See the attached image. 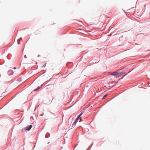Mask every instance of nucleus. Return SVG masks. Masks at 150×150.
I'll list each match as a JSON object with an SVG mask.
<instances>
[{"label":"nucleus","mask_w":150,"mask_h":150,"mask_svg":"<svg viewBox=\"0 0 150 150\" xmlns=\"http://www.w3.org/2000/svg\"><path fill=\"white\" fill-rule=\"evenodd\" d=\"M111 74L115 76L116 77H119V73L116 72L112 73Z\"/></svg>","instance_id":"1"},{"label":"nucleus","mask_w":150,"mask_h":150,"mask_svg":"<svg viewBox=\"0 0 150 150\" xmlns=\"http://www.w3.org/2000/svg\"><path fill=\"white\" fill-rule=\"evenodd\" d=\"M33 126L31 125H30L29 126H27L26 127H25V129L26 130L29 131L31 129L32 127Z\"/></svg>","instance_id":"2"},{"label":"nucleus","mask_w":150,"mask_h":150,"mask_svg":"<svg viewBox=\"0 0 150 150\" xmlns=\"http://www.w3.org/2000/svg\"><path fill=\"white\" fill-rule=\"evenodd\" d=\"M79 117H77V118L76 119L75 121L74 122V124H76V122H78L79 120Z\"/></svg>","instance_id":"3"},{"label":"nucleus","mask_w":150,"mask_h":150,"mask_svg":"<svg viewBox=\"0 0 150 150\" xmlns=\"http://www.w3.org/2000/svg\"><path fill=\"white\" fill-rule=\"evenodd\" d=\"M50 134L47 133L46 134V135H45V137L46 138H48L50 137Z\"/></svg>","instance_id":"4"},{"label":"nucleus","mask_w":150,"mask_h":150,"mask_svg":"<svg viewBox=\"0 0 150 150\" xmlns=\"http://www.w3.org/2000/svg\"><path fill=\"white\" fill-rule=\"evenodd\" d=\"M93 144V143H92V144H91V145L90 146H89L87 148V149L86 150H89L91 148V147Z\"/></svg>","instance_id":"5"},{"label":"nucleus","mask_w":150,"mask_h":150,"mask_svg":"<svg viewBox=\"0 0 150 150\" xmlns=\"http://www.w3.org/2000/svg\"><path fill=\"white\" fill-rule=\"evenodd\" d=\"M119 73V77H120L123 74L125 73V72H120V73Z\"/></svg>","instance_id":"6"},{"label":"nucleus","mask_w":150,"mask_h":150,"mask_svg":"<svg viewBox=\"0 0 150 150\" xmlns=\"http://www.w3.org/2000/svg\"><path fill=\"white\" fill-rule=\"evenodd\" d=\"M76 124H74V122L72 124L71 127H74L75 126Z\"/></svg>","instance_id":"7"},{"label":"nucleus","mask_w":150,"mask_h":150,"mask_svg":"<svg viewBox=\"0 0 150 150\" xmlns=\"http://www.w3.org/2000/svg\"><path fill=\"white\" fill-rule=\"evenodd\" d=\"M108 95V94H105V95H104L103 96V99H104L106 97H107V96Z\"/></svg>","instance_id":"8"},{"label":"nucleus","mask_w":150,"mask_h":150,"mask_svg":"<svg viewBox=\"0 0 150 150\" xmlns=\"http://www.w3.org/2000/svg\"><path fill=\"white\" fill-rule=\"evenodd\" d=\"M82 115V114H81V113L78 116V117H80L81 116V115Z\"/></svg>","instance_id":"9"},{"label":"nucleus","mask_w":150,"mask_h":150,"mask_svg":"<svg viewBox=\"0 0 150 150\" xmlns=\"http://www.w3.org/2000/svg\"><path fill=\"white\" fill-rule=\"evenodd\" d=\"M9 72H12V70H9L8 71Z\"/></svg>","instance_id":"10"},{"label":"nucleus","mask_w":150,"mask_h":150,"mask_svg":"<svg viewBox=\"0 0 150 150\" xmlns=\"http://www.w3.org/2000/svg\"><path fill=\"white\" fill-rule=\"evenodd\" d=\"M39 88H38L37 89L35 90H34V91H36L38 89H39Z\"/></svg>","instance_id":"11"},{"label":"nucleus","mask_w":150,"mask_h":150,"mask_svg":"<svg viewBox=\"0 0 150 150\" xmlns=\"http://www.w3.org/2000/svg\"><path fill=\"white\" fill-rule=\"evenodd\" d=\"M83 112H81V113L82 114V115L83 113Z\"/></svg>","instance_id":"12"},{"label":"nucleus","mask_w":150,"mask_h":150,"mask_svg":"<svg viewBox=\"0 0 150 150\" xmlns=\"http://www.w3.org/2000/svg\"><path fill=\"white\" fill-rule=\"evenodd\" d=\"M83 112H81V113L82 114V115L83 113Z\"/></svg>","instance_id":"13"},{"label":"nucleus","mask_w":150,"mask_h":150,"mask_svg":"<svg viewBox=\"0 0 150 150\" xmlns=\"http://www.w3.org/2000/svg\"><path fill=\"white\" fill-rule=\"evenodd\" d=\"M43 114H41L40 115H41V116H43Z\"/></svg>","instance_id":"14"},{"label":"nucleus","mask_w":150,"mask_h":150,"mask_svg":"<svg viewBox=\"0 0 150 150\" xmlns=\"http://www.w3.org/2000/svg\"><path fill=\"white\" fill-rule=\"evenodd\" d=\"M127 74H125V75H124L123 76V77L124 76H125Z\"/></svg>","instance_id":"15"},{"label":"nucleus","mask_w":150,"mask_h":150,"mask_svg":"<svg viewBox=\"0 0 150 150\" xmlns=\"http://www.w3.org/2000/svg\"><path fill=\"white\" fill-rule=\"evenodd\" d=\"M18 44H19V42H18Z\"/></svg>","instance_id":"16"},{"label":"nucleus","mask_w":150,"mask_h":150,"mask_svg":"<svg viewBox=\"0 0 150 150\" xmlns=\"http://www.w3.org/2000/svg\"><path fill=\"white\" fill-rule=\"evenodd\" d=\"M14 69H16V67H14Z\"/></svg>","instance_id":"17"},{"label":"nucleus","mask_w":150,"mask_h":150,"mask_svg":"<svg viewBox=\"0 0 150 150\" xmlns=\"http://www.w3.org/2000/svg\"><path fill=\"white\" fill-rule=\"evenodd\" d=\"M130 72V71H129L128 72V73H129Z\"/></svg>","instance_id":"18"},{"label":"nucleus","mask_w":150,"mask_h":150,"mask_svg":"<svg viewBox=\"0 0 150 150\" xmlns=\"http://www.w3.org/2000/svg\"><path fill=\"white\" fill-rule=\"evenodd\" d=\"M20 39H22V38H20Z\"/></svg>","instance_id":"19"}]
</instances>
